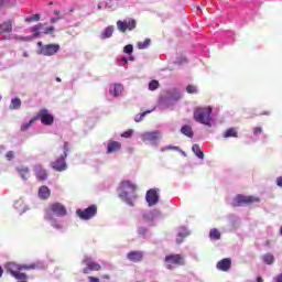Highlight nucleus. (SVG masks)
<instances>
[{"label":"nucleus","instance_id":"4c0bfd02","mask_svg":"<svg viewBox=\"0 0 282 282\" xmlns=\"http://www.w3.org/2000/svg\"><path fill=\"white\" fill-rule=\"evenodd\" d=\"M186 91H187V94H197V87H195L193 85H187Z\"/></svg>","mask_w":282,"mask_h":282},{"label":"nucleus","instance_id":"c9c22d12","mask_svg":"<svg viewBox=\"0 0 282 282\" xmlns=\"http://www.w3.org/2000/svg\"><path fill=\"white\" fill-rule=\"evenodd\" d=\"M123 52H124V54H129V55L133 54V45H131V44L126 45L123 47Z\"/></svg>","mask_w":282,"mask_h":282},{"label":"nucleus","instance_id":"a19ab883","mask_svg":"<svg viewBox=\"0 0 282 282\" xmlns=\"http://www.w3.org/2000/svg\"><path fill=\"white\" fill-rule=\"evenodd\" d=\"M261 127H256L254 129H253V134L254 135H259V134H261Z\"/></svg>","mask_w":282,"mask_h":282},{"label":"nucleus","instance_id":"bb28decb","mask_svg":"<svg viewBox=\"0 0 282 282\" xmlns=\"http://www.w3.org/2000/svg\"><path fill=\"white\" fill-rule=\"evenodd\" d=\"M192 151L199 158V160H204V152L202 151V148H199V144H193Z\"/></svg>","mask_w":282,"mask_h":282},{"label":"nucleus","instance_id":"4468645a","mask_svg":"<svg viewBox=\"0 0 282 282\" xmlns=\"http://www.w3.org/2000/svg\"><path fill=\"white\" fill-rule=\"evenodd\" d=\"M33 171L39 182H45V180H47V170H45L43 165H35Z\"/></svg>","mask_w":282,"mask_h":282},{"label":"nucleus","instance_id":"680f3d73","mask_svg":"<svg viewBox=\"0 0 282 282\" xmlns=\"http://www.w3.org/2000/svg\"><path fill=\"white\" fill-rule=\"evenodd\" d=\"M124 63H127V59L123 57Z\"/></svg>","mask_w":282,"mask_h":282},{"label":"nucleus","instance_id":"864d4df0","mask_svg":"<svg viewBox=\"0 0 282 282\" xmlns=\"http://www.w3.org/2000/svg\"><path fill=\"white\" fill-rule=\"evenodd\" d=\"M183 240L176 239V243H182Z\"/></svg>","mask_w":282,"mask_h":282},{"label":"nucleus","instance_id":"72a5a7b5","mask_svg":"<svg viewBox=\"0 0 282 282\" xmlns=\"http://www.w3.org/2000/svg\"><path fill=\"white\" fill-rule=\"evenodd\" d=\"M160 88V82L153 79L150 82L149 84V89L150 91H155V89H159Z\"/></svg>","mask_w":282,"mask_h":282},{"label":"nucleus","instance_id":"f257e3e1","mask_svg":"<svg viewBox=\"0 0 282 282\" xmlns=\"http://www.w3.org/2000/svg\"><path fill=\"white\" fill-rule=\"evenodd\" d=\"M7 272H10L13 279H28V274L21 272L22 270H36V264H18L15 262H9L6 265Z\"/></svg>","mask_w":282,"mask_h":282},{"label":"nucleus","instance_id":"2eb2a0df","mask_svg":"<svg viewBox=\"0 0 282 282\" xmlns=\"http://www.w3.org/2000/svg\"><path fill=\"white\" fill-rule=\"evenodd\" d=\"M232 267V260L230 258H225L217 262V270H220L221 272H228L230 268Z\"/></svg>","mask_w":282,"mask_h":282},{"label":"nucleus","instance_id":"58836bf2","mask_svg":"<svg viewBox=\"0 0 282 282\" xmlns=\"http://www.w3.org/2000/svg\"><path fill=\"white\" fill-rule=\"evenodd\" d=\"M131 135H133V130H127L124 132L121 133V138H131Z\"/></svg>","mask_w":282,"mask_h":282},{"label":"nucleus","instance_id":"09e8293b","mask_svg":"<svg viewBox=\"0 0 282 282\" xmlns=\"http://www.w3.org/2000/svg\"><path fill=\"white\" fill-rule=\"evenodd\" d=\"M54 14H55L56 17H59V15H61V11L55 10V11H54Z\"/></svg>","mask_w":282,"mask_h":282},{"label":"nucleus","instance_id":"423d86ee","mask_svg":"<svg viewBox=\"0 0 282 282\" xmlns=\"http://www.w3.org/2000/svg\"><path fill=\"white\" fill-rule=\"evenodd\" d=\"M98 213V206L90 205L86 209H77L76 215L79 217V219H83L84 221H88V219H93V217H96Z\"/></svg>","mask_w":282,"mask_h":282},{"label":"nucleus","instance_id":"f3484780","mask_svg":"<svg viewBox=\"0 0 282 282\" xmlns=\"http://www.w3.org/2000/svg\"><path fill=\"white\" fill-rule=\"evenodd\" d=\"M122 149V144L118 141H110L107 147V153H116Z\"/></svg>","mask_w":282,"mask_h":282},{"label":"nucleus","instance_id":"052dcab7","mask_svg":"<svg viewBox=\"0 0 282 282\" xmlns=\"http://www.w3.org/2000/svg\"><path fill=\"white\" fill-rule=\"evenodd\" d=\"M197 10H202V8L197 7Z\"/></svg>","mask_w":282,"mask_h":282},{"label":"nucleus","instance_id":"f704fd0d","mask_svg":"<svg viewBox=\"0 0 282 282\" xmlns=\"http://www.w3.org/2000/svg\"><path fill=\"white\" fill-rule=\"evenodd\" d=\"M32 21H41V14L36 13L33 15H30L29 18H25L26 23H32Z\"/></svg>","mask_w":282,"mask_h":282},{"label":"nucleus","instance_id":"6e6d98bb","mask_svg":"<svg viewBox=\"0 0 282 282\" xmlns=\"http://www.w3.org/2000/svg\"><path fill=\"white\" fill-rule=\"evenodd\" d=\"M280 235L282 236V226H281V228H280Z\"/></svg>","mask_w":282,"mask_h":282},{"label":"nucleus","instance_id":"a211bd4d","mask_svg":"<svg viewBox=\"0 0 282 282\" xmlns=\"http://www.w3.org/2000/svg\"><path fill=\"white\" fill-rule=\"evenodd\" d=\"M15 171L19 173L22 180H28L30 177V167L28 166H18L15 167Z\"/></svg>","mask_w":282,"mask_h":282},{"label":"nucleus","instance_id":"79ce46f5","mask_svg":"<svg viewBox=\"0 0 282 282\" xmlns=\"http://www.w3.org/2000/svg\"><path fill=\"white\" fill-rule=\"evenodd\" d=\"M88 282H100V279L96 276H88Z\"/></svg>","mask_w":282,"mask_h":282},{"label":"nucleus","instance_id":"f03ea898","mask_svg":"<svg viewBox=\"0 0 282 282\" xmlns=\"http://www.w3.org/2000/svg\"><path fill=\"white\" fill-rule=\"evenodd\" d=\"M213 107H197L194 110V120L199 122V124H205L206 127H210L213 122Z\"/></svg>","mask_w":282,"mask_h":282},{"label":"nucleus","instance_id":"5fc2aeb1","mask_svg":"<svg viewBox=\"0 0 282 282\" xmlns=\"http://www.w3.org/2000/svg\"><path fill=\"white\" fill-rule=\"evenodd\" d=\"M56 80H57V83H61V77H57Z\"/></svg>","mask_w":282,"mask_h":282},{"label":"nucleus","instance_id":"a878e982","mask_svg":"<svg viewBox=\"0 0 282 282\" xmlns=\"http://www.w3.org/2000/svg\"><path fill=\"white\" fill-rule=\"evenodd\" d=\"M262 261L263 263H265L267 265H272V263H274V254L272 253H265L262 256Z\"/></svg>","mask_w":282,"mask_h":282},{"label":"nucleus","instance_id":"aec40b11","mask_svg":"<svg viewBox=\"0 0 282 282\" xmlns=\"http://www.w3.org/2000/svg\"><path fill=\"white\" fill-rule=\"evenodd\" d=\"M0 31L2 34H10L12 32V20L0 23Z\"/></svg>","mask_w":282,"mask_h":282},{"label":"nucleus","instance_id":"ea45409f","mask_svg":"<svg viewBox=\"0 0 282 282\" xmlns=\"http://www.w3.org/2000/svg\"><path fill=\"white\" fill-rule=\"evenodd\" d=\"M53 33H54V26L45 28V29L42 31V34H53Z\"/></svg>","mask_w":282,"mask_h":282},{"label":"nucleus","instance_id":"e433bc0d","mask_svg":"<svg viewBox=\"0 0 282 282\" xmlns=\"http://www.w3.org/2000/svg\"><path fill=\"white\" fill-rule=\"evenodd\" d=\"M14 158H15L14 151H8L6 153V159L8 160V162H12V160H14Z\"/></svg>","mask_w":282,"mask_h":282},{"label":"nucleus","instance_id":"6e6552de","mask_svg":"<svg viewBox=\"0 0 282 282\" xmlns=\"http://www.w3.org/2000/svg\"><path fill=\"white\" fill-rule=\"evenodd\" d=\"M37 45L40 47V54L43 56H54V54H58V51L61 50V45L58 44L43 45V42H39Z\"/></svg>","mask_w":282,"mask_h":282},{"label":"nucleus","instance_id":"412c9836","mask_svg":"<svg viewBox=\"0 0 282 282\" xmlns=\"http://www.w3.org/2000/svg\"><path fill=\"white\" fill-rule=\"evenodd\" d=\"M124 90V87L122 84H115L113 88H110L111 96L118 97L122 95V91Z\"/></svg>","mask_w":282,"mask_h":282},{"label":"nucleus","instance_id":"603ef678","mask_svg":"<svg viewBox=\"0 0 282 282\" xmlns=\"http://www.w3.org/2000/svg\"><path fill=\"white\" fill-rule=\"evenodd\" d=\"M4 0H0V8H3Z\"/></svg>","mask_w":282,"mask_h":282},{"label":"nucleus","instance_id":"2f4dec72","mask_svg":"<svg viewBox=\"0 0 282 282\" xmlns=\"http://www.w3.org/2000/svg\"><path fill=\"white\" fill-rule=\"evenodd\" d=\"M10 109H21V99L13 98L11 100Z\"/></svg>","mask_w":282,"mask_h":282},{"label":"nucleus","instance_id":"4be33fe9","mask_svg":"<svg viewBox=\"0 0 282 282\" xmlns=\"http://www.w3.org/2000/svg\"><path fill=\"white\" fill-rule=\"evenodd\" d=\"M44 30H45V24L39 23L31 29V32H33L34 36H41Z\"/></svg>","mask_w":282,"mask_h":282},{"label":"nucleus","instance_id":"393cba45","mask_svg":"<svg viewBox=\"0 0 282 282\" xmlns=\"http://www.w3.org/2000/svg\"><path fill=\"white\" fill-rule=\"evenodd\" d=\"M181 133L187 138H193V128L188 124H185L181 128Z\"/></svg>","mask_w":282,"mask_h":282},{"label":"nucleus","instance_id":"ddd939ff","mask_svg":"<svg viewBox=\"0 0 282 282\" xmlns=\"http://www.w3.org/2000/svg\"><path fill=\"white\" fill-rule=\"evenodd\" d=\"M145 199L149 206H155L160 200V196L158 195V189H149L145 195Z\"/></svg>","mask_w":282,"mask_h":282},{"label":"nucleus","instance_id":"7ed1b4c3","mask_svg":"<svg viewBox=\"0 0 282 282\" xmlns=\"http://www.w3.org/2000/svg\"><path fill=\"white\" fill-rule=\"evenodd\" d=\"M69 142H64L62 147L63 154L59 155L55 161L51 162V167L53 171H56L57 173H63V171H67V162L65 161L67 159V153H69Z\"/></svg>","mask_w":282,"mask_h":282},{"label":"nucleus","instance_id":"6ab92c4d","mask_svg":"<svg viewBox=\"0 0 282 282\" xmlns=\"http://www.w3.org/2000/svg\"><path fill=\"white\" fill-rule=\"evenodd\" d=\"M50 195H52V192L48 186L43 185L39 188L40 199H50Z\"/></svg>","mask_w":282,"mask_h":282},{"label":"nucleus","instance_id":"c756f323","mask_svg":"<svg viewBox=\"0 0 282 282\" xmlns=\"http://www.w3.org/2000/svg\"><path fill=\"white\" fill-rule=\"evenodd\" d=\"M151 46V39H145L143 42H138V50H147Z\"/></svg>","mask_w":282,"mask_h":282},{"label":"nucleus","instance_id":"13d9d810","mask_svg":"<svg viewBox=\"0 0 282 282\" xmlns=\"http://www.w3.org/2000/svg\"><path fill=\"white\" fill-rule=\"evenodd\" d=\"M55 228H61V226H58V225H55Z\"/></svg>","mask_w":282,"mask_h":282},{"label":"nucleus","instance_id":"20e7f679","mask_svg":"<svg viewBox=\"0 0 282 282\" xmlns=\"http://www.w3.org/2000/svg\"><path fill=\"white\" fill-rule=\"evenodd\" d=\"M259 202H261V198H259L258 196H245L241 194H238L232 203L234 208H237L239 206H250V204H259Z\"/></svg>","mask_w":282,"mask_h":282},{"label":"nucleus","instance_id":"b1692460","mask_svg":"<svg viewBox=\"0 0 282 282\" xmlns=\"http://www.w3.org/2000/svg\"><path fill=\"white\" fill-rule=\"evenodd\" d=\"M223 138H239V132L237 128H229L223 133Z\"/></svg>","mask_w":282,"mask_h":282},{"label":"nucleus","instance_id":"e2e57ef3","mask_svg":"<svg viewBox=\"0 0 282 282\" xmlns=\"http://www.w3.org/2000/svg\"><path fill=\"white\" fill-rule=\"evenodd\" d=\"M53 4V2H50V6H52Z\"/></svg>","mask_w":282,"mask_h":282},{"label":"nucleus","instance_id":"49530a36","mask_svg":"<svg viewBox=\"0 0 282 282\" xmlns=\"http://www.w3.org/2000/svg\"><path fill=\"white\" fill-rule=\"evenodd\" d=\"M139 235H147V228H144V227L140 228Z\"/></svg>","mask_w":282,"mask_h":282},{"label":"nucleus","instance_id":"dca6fc26","mask_svg":"<svg viewBox=\"0 0 282 282\" xmlns=\"http://www.w3.org/2000/svg\"><path fill=\"white\" fill-rule=\"evenodd\" d=\"M127 258L129 261H132L133 263H140V261L144 259V253H142V251H130L127 254Z\"/></svg>","mask_w":282,"mask_h":282},{"label":"nucleus","instance_id":"7c9ffc66","mask_svg":"<svg viewBox=\"0 0 282 282\" xmlns=\"http://www.w3.org/2000/svg\"><path fill=\"white\" fill-rule=\"evenodd\" d=\"M34 122H36L35 117H33L29 122L23 123L20 128V131H28L30 129V127H32V124H34Z\"/></svg>","mask_w":282,"mask_h":282},{"label":"nucleus","instance_id":"de8ad7c7","mask_svg":"<svg viewBox=\"0 0 282 282\" xmlns=\"http://www.w3.org/2000/svg\"><path fill=\"white\" fill-rule=\"evenodd\" d=\"M275 282H282V273L275 278Z\"/></svg>","mask_w":282,"mask_h":282},{"label":"nucleus","instance_id":"473e14b6","mask_svg":"<svg viewBox=\"0 0 282 282\" xmlns=\"http://www.w3.org/2000/svg\"><path fill=\"white\" fill-rule=\"evenodd\" d=\"M209 237L215 240L221 239V232L214 228L209 231Z\"/></svg>","mask_w":282,"mask_h":282},{"label":"nucleus","instance_id":"9d476101","mask_svg":"<svg viewBox=\"0 0 282 282\" xmlns=\"http://www.w3.org/2000/svg\"><path fill=\"white\" fill-rule=\"evenodd\" d=\"M83 264L86 265L83 269L84 274H89V272H99V270H102L100 263L94 262L91 259H85Z\"/></svg>","mask_w":282,"mask_h":282},{"label":"nucleus","instance_id":"9b49d317","mask_svg":"<svg viewBox=\"0 0 282 282\" xmlns=\"http://www.w3.org/2000/svg\"><path fill=\"white\" fill-rule=\"evenodd\" d=\"M142 142H150L151 144H158L160 140V131L143 132L141 134Z\"/></svg>","mask_w":282,"mask_h":282},{"label":"nucleus","instance_id":"1a4fd4ad","mask_svg":"<svg viewBox=\"0 0 282 282\" xmlns=\"http://www.w3.org/2000/svg\"><path fill=\"white\" fill-rule=\"evenodd\" d=\"M135 25H138V22H135L134 19H128V20H118L117 21V29L119 30V32H127V30H129L130 32L132 30H135Z\"/></svg>","mask_w":282,"mask_h":282},{"label":"nucleus","instance_id":"c03bdc74","mask_svg":"<svg viewBox=\"0 0 282 282\" xmlns=\"http://www.w3.org/2000/svg\"><path fill=\"white\" fill-rule=\"evenodd\" d=\"M276 186L282 187V175L276 178Z\"/></svg>","mask_w":282,"mask_h":282},{"label":"nucleus","instance_id":"4d7b16f0","mask_svg":"<svg viewBox=\"0 0 282 282\" xmlns=\"http://www.w3.org/2000/svg\"><path fill=\"white\" fill-rule=\"evenodd\" d=\"M104 279H109V275H104Z\"/></svg>","mask_w":282,"mask_h":282},{"label":"nucleus","instance_id":"cd10ccee","mask_svg":"<svg viewBox=\"0 0 282 282\" xmlns=\"http://www.w3.org/2000/svg\"><path fill=\"white\" fill-rule=\"evenodd\" d=\"M121 191H126V188H131L132 192H135V185L131 183L130 181H122L120 183Z\"/></svg>","mask_w":282,"mask_h":282},{"label":"nucleus","instance_id":"a18cd8bd","mask_svg":"<svg viewBox=\"0 0 282 282\" xmlns=\"http://www.w3.org/2000/svg\"><path fill=\"white\" fill-rule=\"evenodd\" d=\"M58 19H65V15H59L57 19L56 18H52L51 19V23H56V20Z\"/></svg>","mask_w":282,"mask_h":282},{"label":"nucleus","instance_id":"39448f33","mask_svg":"<svg viewBox=\"0 0 282 282\" xmlns=\"http://www.w3.org/2000/svg\"><path fill=\"white\" fill-rule=\"evenodd\" d=\"M164 263L167 270H173L174 265H184L186 261L180 253L165 256Z\"/></svg>","mask_w":282,"mask_h":282},{"label":"nucleus","instance_id":"5701e85b","mask_svg":"<svg viewBox=\"0 0 282 282\" xmlns=\"http://www.w3.org/2000/svg\"><path fill=\"white\" fill-rule=\"evenodd\" d=\"M111 36H113V25H109L107 26L100 35V39L105 40V39H111Z\"/></svg>","mask_w":282,"mask_h":282},{"label":"nucleus","instance_id":"c85d7f7f","mask_svg":"<svg viewBox=\"0 0 282 282\" xmlns=\"http://www.w3.org/2000/svg\"><path fill=\"white\" fill-rule=\"evenodd\" d=\"M119 197H120V199L126 202V204H128L129 206H133V200H131V198H129V193H127L126 191H122L119 194Z\"/></svg>","mask_w":282,"mask_h":282},{"label":"nucleus","instance_id":"8fccbe9b","mask_svg":"<svg viewBox=\"0 0 282 282\" xmlns=\"http://www.w3.org/2000/svg\"><path fill=\"white\" fill-rule=\"evenodd\" d=\"M3 276V268L0 267V278Z\"/></svg>","mask_w":282,"mask_h":282},{"label":"nucleus","instance_id":"f8f14e48","mask_svg":"<svg viewBox=\"0 0 282 282\" xmlns=\"http://www.w3.org/2000/svg\"><path fill=\"white\" fill-rule=\"evenodd\" d=\"M50 210L53 213V215H56L57 217H65L67 215V208L64 207L61 203H53L50 205Z\"/></svg>","mask_w":282,"mask_h":282},{"label":"nucleus","instance_id":"3c124183","mask_svg":"<svg viewBox=\"0 0 282 282\" xmlns=\"http://www.w3.org/2000/svg\"><path fill=\"white\" fill-rule=\"evenodd\" d=\"M257 282H263V278L258 276V278H257Z\"/></svg>","mask_w":282,"mask_h":282},{"label":"nucleus","instance_id":"37998d69","mask_svg":"<svg viewBox=\"0 0 282 282\" xmlns=\"http://www.w3.org/2000/svg\"><path fill=\"white\" fill-rule=\"evenodd\" d=\"M147 113H151V111H145V112L141 113V117L139 119H135V122H140V120H142V118H144L147 116Z\"/></svg>","mask_w":282,"mask_h":282},{"label":"nucleus","instance_id":"0eeeda50","mask_svg":"<svg viewBox=\"0 0 282 282\" xmlns=\"http://www.w3.org/2000/svg\"><path fill=\"white\" fill-rule=\"evenodd\" d=\"M36 120H40L45 127H52L54 124V115L50 113L46 108L41 109L35 116Z\"/></svg>","mask_w":282,"mask_h":282},{"label":"nucleus","instance_id":"bf43d9fd","mask_svg":"<svg viewBox=\"0 0 282 282\" xmlns=\"http://www.w3.org/2000/svg\"><path fill=\"white\" fill-rule=\"evenodd\" d=\"M143 217H144V219H148V216H147V215H144Z\"/></svg>","mask_w":282,"mask_h":282}]
</instances>
